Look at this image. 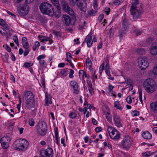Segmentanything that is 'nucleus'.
Wrapping results in <instances>:
<instances>
[{
	"mask_svg": "<svg viewBox=\"0 0 157 157\" xmlns=\"http://www.w3.org/2000/svg\"><path fill=\"white\" fill-rule=\"evenodd\" d=\"M39 61V64L40 67L43 68L46 67L47 66V64L44 60H41Z\"/></svg>",
	"mask_w": 157,
	"mask_h": 157,
	"instance_id": "33",
	"label": "nucleus"
},
{
	"mask_svg": "<svg viewBox=\"0 0 157 157\" xmlns=\"http://www.w3.org/2000/svg\"><path fill=\"white\" fill-rule=\"evenodd\" d=\"M37 133L39 136H44L46 132L47 125L43 121L39 122L37 126Z\"/></svg>",
	"mask_w": 157,
	"mask_h": 157,
	"instance_id": "7",
	"label": "nucleus"
},
{
	"mask_svg": "<svg viewBox=\"0 0 157 157\" xmlns=\"http://www.w3.org/2000/svg\"><path fill=\"white\" fill-rule=\"evenodd\" d=\"M153 73L155 75H157V66L154 67L153 70Z\"/></svg>",
	"mask_w": 157,
	"mask_h": 157,
	"instance_id": "61",
	"label": "nucleus"
},
{
	"mask_svg": "<svg viewBox=\"0 0 157 157\" xmlns=\"http://www.w3.org/2000/svg\"><path fill=\"white\" fill-rule=\"evenodd\" d=\"M114 106L117 109H119L121 110L122 109V108L121 107V105L119 103V102L116 101L114 102Z\"/></svg>",
	"mask_w": 157,
	"mask_h": 157,
	"instance_id": "36",
	"label": "nucleus"
},
{
	"mask_svg": "<svg viewBox=\"0 0 157 157\" xmlns=\"http://www.w3.org/2000/svg\"><path fill=\"white\" fill-rule=\"evenodd\" d=\"M108 132L111 138L113 139L117 140L120 137V134L118 131L112 126H109Z\"/></svg>",
	"mask_w": 157,
	"mask_h": 157,
	"instance_id": "9",
	"label": "nucleus"
},
{
	"mask_svg": "<svg viewBox=\"0 0 157 157\" xmlns=\"http://www.w3.org/2000/svg\"><path fill=\"white\" fill-rule=\"evenodd\" d=\"M52 3L56 8L59 13H60L61 10V7L60 6L59 0H51Z\"/></svg>",
	"mask_w": 157,
	"mask_h": 157,
	"instance_id": "19",
	"label": "nucleus"
},
{
	"mask_svg": "<svg viewBox=\"0 0 157 157\" xmlns=\"http://www.w3.org/2000/svg\"><path fill=\"white\" fill-rule=\"evenodd\" d=\"M126 101L128 104L131 103L132 102L131 97L130 96H128L126 98Z\"/></svg>",
	"mask_w": 157,
	"mask_h": 157,
	"instance_id": "53",
	"label": "nucleus"
},
{
	"mask_svg": "<svg viewBox=\"0 0 157 157\" xmlns=\"http://www.w3.org/2000/svg\"><path fill=\"white\" fill-rule=\"evenodd\" d=\"M24 98L26 101L25 106L27 108H30L35 106V103L34 101V96L31 91L25 90L24 91Z\"/></svg>",
	"mask_w": 157,
	"mask_h": 157,
	"instance_id": "3",
	"label": "nucleus"
},
{
	"mask_svg": "<svg viewBox=\"0 0 157 157\" xmlns=\"http://www.w3.org/2000/svg\"><path fill=\"white\" fill-rule=\"evenodd\" d=\"M86 64L88 67L89 69L92 68V63L89 57H87L86 60Z\"/></svg>",
	"mask_w": 157,
	"mask_h": 157,
	"instance_id": "28",
	"label": "nucleus"
},
{
	"mask_svg": "<svg viewBox=\"0 0 157 157\" xmlns=\"http://www.w3.org/2000/svg\"><path fill=\"white\" fill-rule=\"evenodd\" d=\"M139 98L141 104H143V101L142 100V93L141 90H140L139 92Z\"/></svg>",
	"mask_w": 157,
	"mask_h": 157,
	"instance_id": "50",
	"label": "nucleus"
},
{
	"mask_svg": "<svg viewBox=\"0 0 157 157\" xmlns=\"http://www.w3.org/2000/svg\"><path fill=\"white\" fill-rule=\"evenodd\" d=\"M13 39L14 42L15 43H16L17 45H18L19 44V42L17 37L15 36H14L13 37Z\"/></svg>",
	"mask_w": 157,
	"mask_h": 157,
	"instance_id": "52",
	"label": "nucleus"
},
{
	"mask_svg": "<svg viewBox=\"0 0 157 157\" xmlns=\"http://www.w3.org/2000/svg\"><path fill=\"white\" fill-rule=\"evenodd\" d=\"M77 5L78 8L82 12L85 13L87 10L86 3L81 2H77Z\"/></svg>",
	"mask_w": 157,
	"mask_h": 157,
	"instance_id": "16",
	"label": "nucleus"
},
{
	"mask_svg": "<svg viewBox=\"0 0 157 157\" xmlns=\"http://www.w3.org/2000/svg\"><path fill=\"white\" fill-rule=\"evenodd\" d=\"M45 58V56L44 55H40L37 58L38 60H41L42 59H44Z\"/></svg>",
	"mask_w": 157,
	"mask_h": 157,
	"instance_id": "54",
	"label": "nucleus"
},
{
	"mask_svg": "<svg viewBox=\"0 0 157 157\" xmlns=\"http://www.w3.org/2000/svg\"><path fill=\"white\" fill-rule=\"evenodd\" d=\"M72 57L71 56V54L70 53H68L67 54V61L69 62H70L71 61V59Z\"/></svg>",
	"mask_w": 157,
	"mask_h": 157,
	"instance_id": "38",
	"label": "nucleus"
},
{
	"mask_svg": "<svg viewBox=\"0 0 157 157\" xmlns=\"http://www.w3.org/2000/svg\"><path fill=\"white\" fill-rule=\"evenodd\" d=\"M106 74L108 76V79H110L112 80H113L114 79V78L113 77H111V75L110 73V71H105Z\"/></svg>",
	"mask_w": 157,
	"mask_h": 157,
	"instance_id": "45",
	"label": "nucleus"
},
{
	"mask_svg": "<svg viewBox=\"0 0 157 157\" xmlns=\"http://www.w3.org/2000/svg\"><path fill=\"white\" fill-rule=\"evenodd\" d=\"M74 73V70L72 69L70 70V71L69 72V77L70 78H72L73 77V74Z\"/></svg>",
	"mask_w": 157,
	"mask_h": 157,
	"instance_id": "48",
	"label": "nucleus"
},
{
	"mask_svg": "<svg viewBox=\"0 0 157 157\" xmlns=\"http://www.w3.org/2000/svg\"><path fill=\"white\" fill-rule=\"evenodd\" d=\"M40 154L42 157H52L53 156V151L51 148L48 147L45 150H41Z\"/></svg>",
	"mask_w": 157,
	"mask_h": 157,
	"instance_id": "11",
	"label": "nucleus"
},
{
	"mask_svg": "<svg viewBox=\"0 0 157 157\" xmlns=\"http://www.w3.org/2000/svg\"><path fill=\"white\" fill-rule=\"evenodd\" d=\"M131 114L133 117H135L137 116H138L140 113L137 110L131 112Z\"/></svg>",
	"mask_w": 157,
	"mask_h": 157,
	"instance_id": "46",
	"label": "nucleus"
},
{
	"mask_svg": "<svg viewBox=\"0 0 157 157\" xmlns=\"http://www.w3.org/2000/svg\"><path fill=\"white\" fill-rule=\"evenodd\" d=\"M61 4L63 11L71 16L74 15L75 13L74 10L70 7L67 2L66 1L62 0L61 1Z\"/></svg>",
	"mask_w": 157,
	"mask_h": 157,
	"instance_id": "10",
	"label": "nucleus"
},
{
	"mask_svg": "<svg viewBox=\"0 0 157 157\" xmlns=\"http://www.w3.org/2000/svg\"><path fill=\"white\" fill-rule=\"evenodd\" d=\"M6 23L3 19H0V25L3 26Z\"/></svg>",
	"mask_w": 157,
	"mask_h": 157,
	"instance_id": "56",
	"label": "nucleus"
},
{
	"mask_svg": "<svg viewBox=\"0 0 157 157\" xmlns=\"http://www.w3.org/2000/svg\"><path fill=\"white\" fill-rule=\"evenodd\" d=\"M113 119L114 123L115 126L119 128L122 127L121 120L119 116L116 114H114L113 115Z\"/></svg>",
	"mask_w": 157,
	"mask_h": 157,
	"instance_id": "13",
	"label": "nucleus"
},
{
	"mask_svg": "<svg viewBox=\"0 0 157 157\" xmlns=\"http://www.w3.org/2000/svg\"><path fill=\"white\" fill-rule=\"evenodd\" d=\"M22 43L23 47L25 49H28L29 48V45L28 42L27 38L26 37H23L22 39Z\"/></svg>",
	"mask_w": 157,
	"mask_h": 157,
	"instance_id": "20",
	"label": "nucleus"
},
{
	"mask_svg": "<svg viewBox=\"0 0 157 157\" xmlns=\"http://www.w3.org/2000/svg\"><path fill=\"white\" fill-rule=\"evenodd\" d=\"M68 71L67 70L63 69L61 71V74L64 76H67L68 74Z\"/></svg>",
	"mask_w": 157,
	"mask_h": 157,
	"instance_id": "43",
	"label": "nucleus"
},
{
	"mask_svg": "<svg viewBox=\"0 0 157 157\" xmlns=\"http://www.w3.org/2000/svg\"><path fill=\"white\" fill-rule=\"evenodd\" d=\"M151 53L154 56L157 55V46L153 44L151 46L150 50Z\"/></svg>",
	"mask_w": 157,
	"mask_h": 157,
	"instance_id": "22",
	"label": "nucleus"
},
{
	"mask_svg": "<svg viewBox=\"0 0 157 157\" xmlns=\"http://www.w3.org/2000/svg\"><path fill=\"white\" fill-rule=\"evenodd\" d=\"M11 141L10 138L8 136H5L2 138L0 140L1 143H10Z\"/></svg>",
	"mask_w": 157,
	"mask_h": 157,
	"instance_id": "25",
	"label": "nucleus"
},
{
	"mask_svg": "<svg viewBox=\"0 0 157 157\" xmlns=\"http://www.w3.org/2000/svg\"><path fill=\"white\" fill-rule=\"evenodd\" d=\"M62 19L67 26L69 25L71 23V19L70 16L66 14L63 15Z\"/></svg>",
	"mask_w": 157,
	"mask_h": 157,
	"instance_id": "18",
	"label": "nucleus"
},
{
	"mask_svg": "<svg viewBox=\"0 0 157 157\" xmlns=\"http://www.w3.org/2000/svg\"><path fill=\"white\" fill-rule=\"evenodd\" d=\"M29 50L28 49H26V50L25 51V52L24 53V56H27L28 54H29Z\"/></svg>",
	"mask_w": 157,
	"mask_h": 157,
	"instance_id": "63",
	"label": "nucleus"
},
{
	"mask_svg": "<svg viewBox=\"0 0 157 157\" xmlns=\"http://www.w3.org/2000/svg\"><path fill=\"white\" fill-rule=\"evenodd\" d=\"M114 88V86L111 85H109V87L108 88V93L110 95H112V94H113V91L112 90Z\"/></svg>",
	"mask_w": 157,
	"mask_h": 157,
	"instance_id": "35",
	"label": "nucleus"
},
{
	"mask_svg": "<svg viewBox=\"0 0 157 157\" xmlns=\"http://www.w3.org/2000/svg\"><path fill=\"white\" fill-rule=\"evenodd\" d=\"M106 118L108 121L110 123L112 122V117L110 114V112H108L105 113Z\"/></svg>",
	"mask_w": 157,
	"mask_h": 157,
	"instance_id": "32",
	"label": "nucleus"
},
{
	"mask_svg": "<svg viewBox=\"0 0 157 157\" xmlns=\"http://www.w3.org/2000/svg\"><path fill=\"white\" fill-rule=\"evenodd\" d=\"M136 52L139 55H144L145 53V51L144 48H140L136 50Z\"/></svg>",
	"mask_w": 157,
	"mask_h": 157,
	"instance_id": "30",
	"label": "nucleus"
},
{
	"mask_svg": "<svg viewBox=\"0 0 157 157\" xmlns=\"http://www.w3.org/2000/svg\"><path fill=\"white\" fill-rule=\"evenodd\" d=\"M150 108L153 112L157 111V100L154 102L151 103L150 105Z\"/></svg>",
	"mask_w": 157,
	"mask_h": 157,
	"instance_id": "27",
	"label": "nucleus"
},
{
	"mask_svg": "<svg viewBox=\"0 0 157 157\" xmlns=\"http://www.w3.org/2000/svg\"><path fill=\"white\" fill-rule=\"evenodd\" d=\"M123 2V0H115L114 1V4L116 6H119Z\"/></svg>",
	"mask_w": 157,
	"mask_h": 157,
	"instance_id": "37",
	"label": "nucleus"
},
{
	"mask_svg": "<svg viewBox=\"0 0 157 157\" xmlns=\"http://www.w3.org/2000/svg\"><path fill=\"white\" fill-rule=\"evenodd\" d=\"M143 137L146 139H150L152 137V135L151 133L148 132H144L142 134Z\"/></svg>",
	"mask_w": 157,
	"mask_h": 157,
	"instance_id": "26",
	"label": "nucleus"
},
{
	"mask_svg": "<svg viewBox=\"0 0 157 157\" xmlns=\"http://www.w3.org/2000/svg\"><path fill=\"white\" fill-rule=\"evenodd\" d=\"M89 70L91 72V74L92 76V82L93 83H94L95 82L97 78V76L95 75V70L93 68H91Z\"/></svg>",
	"mask_w": 157,
	"mask_h": 157,
	"instance_id": "21",
	"label": "nucleus"
},
{
	"mask_svg": "<svg viewBox=\"0 0 157 157\" xmlns=\"http://www.w3.org/2000/svg\"><path fill=\"white\" fill-rule=\"evenodd\" d=\"M152 39L151 38H148L146 40V42L148 44H150L152 43Z\"/></svg>",
	"mask_w": 157,
	"mask_h": 157,
	"instance_id": "58",
	"label": "nucleus"
},
{
	"mask_svg": "<svg viewBox=\"0 0 157 157\" xmlns=\"http://www.w3.org/2000/svg\"><path fill=\"white\" fill-rule=\"evenodd\" d=\"M138 62L139 66L142 70L145 69L148 66V63L147 60V59L145 57L139 58Z\"/></svg>",
	"mask_w": 157,
	"mask_h": 157,
	"instance_id": "12",
	"label": "nucleus"
},
{
	"mask_svg": "<svg viewBox=\"0 0 157 157\" xmlns=\"http://www.w3.org/2000/svg\"><path fill=\"white\" fill-rule=\"evenodd\" d=\"M110 9L108 7H106L105 8V12L106 13L107 15H108L110 12Z\"/></svg>",
	"mask_w": 157,
	"mask_h": 157,
	"instance_id": "57",
	"label": "nucleus"
},
{
	"mask_svg": "<svg viewBox=\"0 0 157 157\" xmlns=\"http://www.w3.org/2000/svg\"><path fill=\"white\" fill-rule=\"evenodd\" d=\"M41 42H44L46 41H49V44H51L53 41L50 37H47L45 36H42L40 37Z\"/></svg>",
	"mask_w": 157,
	"mask_h": 157,
	"instance_id": "24",
	"label": "nucleus"
},
{
	"mask_svg": "<svg viewBox=\"0 0 157 157\" xmlns=\"http://www.w3.org/2000/svg\"><path fill=\"white\" fill-rule=\"evenodd\" d=\"M87 83L90 88H92V85L91 80L90 79L87 80Z\"/></svg>",
	"mask_w": 157,
	"mask_h": 157,
	"instance_id": "55",
	"label": "nucleus"
},
{
	"mask_svg": "<svg viewBox=\"0 0 157 157\" xmlns=\"http://www.w3.org/2000/svg\"><path fill=\"white\" fill-rule=\"evenodd\" d=\"M83 76H85L86 78H89L90 77L89 75L87 73L86 71H84L83 74L82 76V78H83Z\"/></svg>",
	"mask_w": 157,
	"mask_h": 157,
	"instance_id": "59",
	"label": "nucleus"
},
{
	"mask_svg": "<svg viewBox=\"0 0 157 157\" xmlns=\"http://www.w3.org/2000/svg\"><path fill=\"white\" fill-rule=\"evenodd\" d=\"M77 116V114L75 113L71 112L69 115V117L71 119L75 118Z\"/></svg>",
	"mask_w": 157,
	"mask_h": 157,
	"instance_id": "40",
	"label": "nucleus"
},
{
	"mask_svg": "<svg viewBox=\"0 0 157 157\" xmlns=\"http://www.w3.org/2000/svg\"><path fill=\"white\" fill-rule=\"evenodd\" d=\"M9 144L10 143H6V144L5 143H1L2 147L4 149H6L9 147Z\"/></svg>",
	"mask_w": 157,
	"mask_h": 157,
	"instance_id": "41",
	"label": "nucleus"
},
{
	"mask_svg": "<svg viewBox=\"0 0 157 157\" xmlns=\"http://www.w3.org/2000/svg\"><path fill=\"white\" fill-rule=\"evenodd\" d=\"M93 42V41L92 39V36L91 35L89 34L86 37L83 43H85L87 44L88 47L90 48L92 46Z\"/></svg>",
	"mask_w": 157,
	"mask_h": 157,
	"instance_id": "15",
	"label": "nucleus"
},
{
	"mask_svg": "<svg viewBox=\"0 0 157 157\" xmlns=\"http://www.w3.org/2000/svg\"><path fill=\"white\" fill-rule=\"evenodd\" d=\"M102 128L101 127H97L95 128V131L97 132H98L101 131L102 130Z\"/></svg>",
	"mask_w": 157,
	"mask_h": 157,
	"instance_id": "62",
	"label": "nucleus"
},
{
	"mask_svg": "<svg viewBox=\"0 0 157 157\" xmlns=\"http://www.w3.org/2000/svg\"><path fill=\"white\" fill-rule=\"evenodd\" d=\"M143 86L146 91L149 93H152L156 89V84L155 82L151 78H148L145 80Z\"/></svg>",
	"mask_w": 157,
	"mask_h": 157,
	"instance_id": "4",
	"label": "nucleus"
},
{
	"mask_svg": "<svg viewBox=\"0 0 157 157\" xmlns=\"http://www.w3.org/2000/svg\"><path fill=\"white\" fill-rule=\"evenodd\" d=\"M70 86L72 87L74 90V93L78 94L79 92V89L78 83L75 81H71L70 84Z\"/></svg>",
	"mask_w": 157,
	"mask_h": 157,
	"instance_id": "14",
	"label": "nucleus"
},
{
	"mask_svg": "<svg viewBox=\"0 0 157 157\" xmlns=\"http://www.w3.org/2000/svg\"><path fill=\"white\" fill-rule=\"evenodd\" d=\"M33 65V63L25 62L24 63L23 66L25 67H29Z\"/></svg>",
	"mask_w": 157,
	"mask_h": 157,
	"instance_id": "49",
	"label": "nucleus"
},
{
	"mask_svg": "<svg viewBox=\"0 0 157 157\" xmlns=\"http://www.w3.org/2000/svg\"><path fill=\"white\" fill-rule=\"evenodd\" d=\"M54 132L55 133V140H56V143L57 144H59V140L58 138V129L56 128V129L54 130Z\"/></svg>",
	"mask_w": 157,
	"mask_h": 157,
	"instance_id": "31",
	"label": "nucleus"
},
{
	"mask_svg": "<svg viewBox=\"0 0 157 157\" xmlns=\"http://www.w3.org/2000/svg\"><path fill=\"white\" fill-rule=\"evenodd\" d=\"M29 9V7L26 6L21 7L18 10V13L21 16H25L28 13Z\"/></svg>",
	"mask_w": 157,
	"mask_h": 157,
	"instance_id": "17",
	"label": "nucleus"
},
{
	"mask_svg": "<svg viewBox=\"0 0 157 157\" xmlns=\"http://www.w3.org/2000/svg\"><path fill=\"white\" fill-rule=\"evenodd\" d=\"M105 61H107V64H106L104 68L105 71H110V67L108 64V60L106 59Z\"/></svg>",
	"mask_w": 157,
	"mask_h": 157,
	"instance_id": "42",
	"label": "nucleus"
},
{
	"mask_svg": "<svg viewBox=\"0 0 157 157\" xmlns=\"http://www.w3.org/2000/svg\"><path fill=\"white\" fill-rule=\"evenodd\" d=\"M142 33V31L140 29H136L135 30V33L136 36H138L141 34Z\"/></svg>",
	"mask_w": 157,
	"mask_h": 157,
	"instance_id": "47",
	"label": "nucleus"
},
{
	"mask_svg": "<svg viewBox=\"0 0 157 157\" xmlns=\"http://www.w3.org/2000/svg\"><path fill=\"white\" fill-rule=\"evenodd\" d=\"M102 44V42L101 41L100 42L97 46V49L98 50H99L101 48V46Z\"/></svg>",
	"mask_w": 157,
	"mask_h": 157,
	"instance_id": "60",
	"label": "nucleus"
},
{
	"mask_svg": "<svg viewBox=\"0 0 157 157\" xmlns=\"http://www.w3.org/2000/svg\"><path fill=\"white\" fill-rule=\"evenodd\" d=\"M122 30L119 31L120 37L121 38L126 33V30L130 25V23L126 15H124L122 17Z\"/></svg>",
	"mask_w": 157,
	"mask_h": 157,
	"instance_id": "6",
	"label": "nucleus"
},
{
	"mask_svg": "<svg viewBox=\"0 0 157 157\" xmlns=\"http://www.w3.org/2000/svg\"><path fill=\"white\" fill-rule=\"evenodd\" d=\"M132 139L128 136H124L121 143L122 147L126 150H128L132 144Z\"/></svg>",
	"mask_w": 157,
	"mask_h": 157,
	"instance_id": "8",
	"label": "nucleus"
},
{
	"mask_svg": "<svg viewBox=\"0 0 157 157\" xmlns=\"http://www.w3.org/2000/svg\"><path fill=\"white\" fill-rule=\"evenodd\" d=\"M29 123L31 126H33L35 124V121L32 118H30L29 120Z\"/></svg>",
	"mask_w": 157,
	"mask_h": 157,
	"instance_id": "39",
	"label": "nucleus"
},
{
	"mask_svg": "<svg viewBox=\"0 0 157 157\" xmlns=\"http://www.w3.org/2000/svg\"><path fill=\"white\" fill-rule=\"evenodd\" d=\"M51 98L52 97L51 95L48 94V93H46L45 94V101L47 105H49L50 104H51L52 103Z\"/></svg>",
	"mask_w": 157,
	"mask_h": 157,
	"instance_id": "23",
	"label": "nucleus"
},
{
	"mask_svg": "<svg viewBox=\"0 0 157 157\" xmlns=\"http://www.w3.org/2000/svg\"><path fill=\"white\" fill-rule=\"evenodd\" d=\"M144 10L138 0H133L130 9V14L134 21H136L141 18Z\"/></svg>",
	"mask_w": 157,
	"mask_h": 157,
	"instance_id": "1",
	"label": "nucleus"
},
{
	"mask_svg": "<svg viewBox=\"0 0 157 157\" xmlns=\"http://www.w3.org/2000/svg\"><path fill=\"white\" fill-rule=\"evenodd\" d=\"M96 13L95 11L92 9L88 11V16H93L95 15Z\"/></svg>",
	"mask_w": 157,
	"mask_h": 157,
	"instance_id": "34",
	"label": "nucleus"
},
{
	"mask_svg": "<svg viewBox=\"0 0 157 157\" xmlns=\"http://www.w3.org/2000/svg\"><path fill=\"white\" fill-rule=\"evenodd\" d=\"M29 145L28 141L22 139L16 140L13 144L14 147L19 151L26 150Z\"/></svg>",
	"mask_w": 157,
	"mask_h": 157,
	"instance_id": "5",
	"label": "nucleus"
},
{
	"mask_svg": "<svg viewBox=\"0 0 157 157\" xmlns=\"http://www.w3.org/2000/svg\"><path fill=\"white\" fill-rule=\"evenodd\" d=\"M93 5L94 9H96L98 6V4L97 0H94Z\"/></svg>",
	"mask_w": 157,
	"mask_h": 157,
	"instance_id": "51",
	"label": "nucleus"
},
{
	"mask_svg": "<svg viewBox=\"0 0 157 157\" xmlns=\"http://www.w3.org/2000/svg\"><path fill=\"white\" fill-rule=\"evenodd\" d=\"M39 9L41 12L44 14L51 16L54 14V8L50 3L47 2L41 3L39 6Z\"/></svg>",
	"mask_w": 157,
	"mask_h": 157,
	"instance_id": "2",
	"label": "nucleus"
},
{
	"mask_svg": "<svg viewBox=\"0 0 157 157\" xmlns=\"http://www.w3.org/2000/svg\"><path fill=\"white\" fill-rule=\"evenodd\" d=\"M5 49L8 52H11V49L9 46L6 45L5 47Z\"/></svg>",
	"mask_w": 157,
	"mask_h": 157,
	"instance_id": "64",
	"label": "nucleus"
},
{
	"mask_svg": "<svg viewBox=\"0 0 157 157\" xmlns=\"http://www.w3.org/2000/svg\"><path fill=\"white\" fill-rule=\"evenodd\" d=\"M105 66V63H102L101 65H100V70H99V72L100 74H101V73L103 72V71L104 69Z\"/></svg>",
	"mask_w": 157,
	"mask_h": 157,
	"instance_id": "44",
	"label": "nucleus"
},
{
	"mask_svg": "<svg viewBox=\"0 0 157 157\" xmlns=\"http://www.w3.org/2000/svg\"><path fill=\"white\" fill-rule=\"evenodd\" d=\"M2 27H3L2 29L4 30H7L9 31V32H14L13 30L9 26L7 23H6Z\"/></svg>",
	"mask_w": 157,
	"mask_h": 157,
	"instance_id": "29",
	"label": "nucleus"
}]
</instances>
